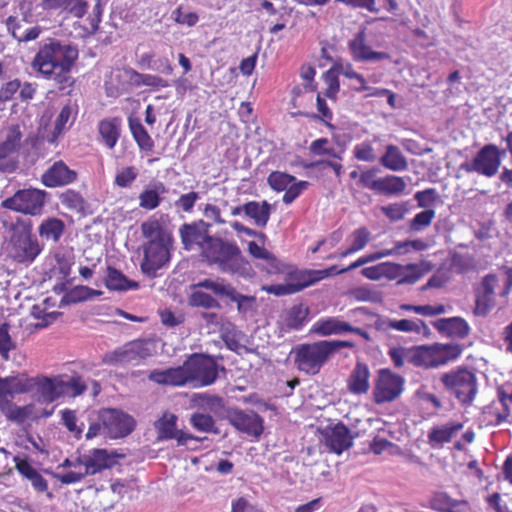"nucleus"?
Returning <instances> with one entry per match:
<instances>
[{"instance_id": "obj_1", "label": "nucleus", "mask_w": 512, "mask_h": 512, "mask_svg": "<svg viewBox=\"0 0 512 512\" xmlns=\"http://www.w3.org/2000/svg\"><path fill=\"white\" fill-rule=\"evenodd\" d=\"M78 57L76 46L50 37L39 43L32 67L43 78L52 81L59 91H64L73 88L75 84L72 69Z\"/></svg>"}, {"instance_id": "obj_2", "label": "nucleus", "mask_w": 512, "mask_h": 512, "mask_svg": "<svg viewBox=\"0 0 512 512\" xmlns=\"http://www.w3.org/2000/svg\"><path fill=\"white\" fill-rule=\"evenodd\" d=\"M200 257L208 265L216 266L223 273L247 277L253 271L239 246L233 241L220 237L213 236Z\"/></svg>"}, {"instance_id": "obj_3", "label": "nucleus", "mask_w": 512, "mask_h": 512, "mask_svg": "<svg viewBox=\"0 0 512 512\" xmlns=\"http://www.w3.org/2000/svg\"><path fill=\"white\" fill-rule=\"evenodd\" d=\"M355 344L347 340H320L303 343L293 350L296 368L307 375L318 374L330 357L342 348H354Z\"/></svg>"}, {"instance_id": "obj_4", "label": "nucleus", "mask_w": 512, "mask_h": 512, "mask_svg": "<svg viewBox=\"0 0 512 512\" xmlns=\"http://www.w3.org/2000/svg\"><path fill=\"white\" fill-rule=\"evenodd\" d=\"M187 383L196 382L199 386H209L218 378V365L212 356L191 354L184 361Z\"/></svg>"}, {"instance_id": "obj_5", "label": "nucleus", "mask_w": 512, "mask_h": 512, "mask_svg": "<svg viewBox=\"0 0 512 512\" xmlns=\"http://www.w3.org/2000/svg\"><path fill=\"white\" fill-rule=\"evenodd\" d=\"M404 378L389 368L377 371L373 385V401L380 405L396 400L404 391Z\"/></svg>"}, {"instance_id": "obj_6", "label": "nucleus", "mask_w": 512, "mask_h": 512, "mask_svg": "<svg viewBox=\"0 0 512 512\" xmlns=\"http://www.w3.org/2000/svg\"><path fill=\"white\" fill-rule=\"evenodd\" d=\"M46 194V191L36 188L20 189L3 200L1 206L25 215L37 216L43 211Z\"/></svg>"}, {"instance_id": "obj_7", "label": "nucleus", "mask_w": 512, "mask_h": 512, "mask_svg": "<svg viewBox=\"0 0 512 512\" xmlns=\"http://www.w3.org/2000/svg\"><path fill=\"white\" fill-rule=\"evenodd\" d=\"M41 247L31 228L27 226L13 229L10 238V255L19 263H31L40 254Z\"/></svg>"}, {"instance_id": "obj_8", "label": "nucleus", "mask_w": 512, "mask_h": 512, "mask_svg": "<svg viewBox=\"0 0 512 512\" xmlns=\"http://www.w3.org/2000/svg\"><path fill=\"white\" fill-rule=\"evenodd\" d=\"M152 355L149 344L145 340H134L117 349L107 352L102 357V362L107 365L139 364Z\"/></svg>"}, {"instance_id": "obj_9", "label": "nucleus", "mask_w": 512, "mask_h": 512, "mask_svg": "<svg viewBox=\"0 0 512 512\" xmlns=\"http://www.w3.org/2000/svg\"><path fill=\"white\" fill-rule=\"evenodd\" d=\"M499 167L500 149L495 144L484 145L472 161H468V155H466V160L460 164V169L467 172H477L486 177L496 175Z\"/></svg>"}, {"instance_id": "obj_10", "label": "nucleus", "mask_w": 512, "mask_h": 512, "mask_svg": "<svg viewBox=\"0 0 512 512\" xmlns=\"http://www.w3.org/2000/svg\"><path fill=\"white\" fill-rule=\"evenodd\" d=\"M179 236L185 251H197L200 256L213 238L210 234V224L204 220L182 224L179 228Z\"/></svg>"}, {"instance_id": "obj_11", "label": "nucleus", "mask_w": 512, "mask_h": 512, "mask_svg": "<svg viewBox=\"0 0 512 512\" xmlns=\"http://www.w3.org/2000/svg\"><path fill=\"white\" fill-rule=\"evenodd\" d=\"M99 420L102 422L105 436L111 439L124 438L135 428V420L132 416L114 408L101 410Z\"/></svg>"}, {"instance_id": "obj_12", "label": "nucleus", "mask_w": 512, "mask_h": 512, "mask_svg": "<svg viewBox=\"0 0 512 512\" xmlns=\"http://www.w3.org/2000/svg\"><path fill=\"white\" fill-rule=\"evenodd\" d=\"M172 240L152 239L144 247L141 270L148 276H155L170 259L169 244Z\"/></svg>"}, {"instance_id": "obj_13", "label": "nucleus", "mask_w": 512, "mask_h": 512, "mask_svg": "<svg viewBox=\"0 0 512 512\" xmlns=\"http://www.w3.org/2000/svg\"><path fill=\"white\" fill-rule=\"evenodd\" d=\"M448 361V344L435 343L412 348L411 363L416 367L433 368Z\"/></svg>"}, {"instance_id": "obj_14", "label": "nucleus", "mask_w": 512, "mask_h": 512, "mask_svg": "<svg viewBox=\"0 0 512 512\" xmlns=\"http://www.w3.org/2000/svg\"><path fill=\"white\" fill-rule=\"evenodd\" d=\"M477 393L475 374L467 368H459L456 372L450 373V394L463 404H469Z\"/></svg>"}, {"instance_id": "obj_15", "label": "nucleus", "mask_w": 512, "mask_h": 512, "mask_svg": "<svg viewBox=\"0 0 512 512\" xmlns=\"http://www.w3.org/2000/svg\"><path fill=\"white\" fill-rule=\"evenodd\" d=\"M32 392L37 401L50 404L61 398L63 388L62 375L45 376L38 374L32 377Z\"/></svg>"}, {"instance_id": "obj_16", "label": "nucleus", "mask_w": 512, "mask_h": 512, "mask_svg": "<svg viewBox=\"0 0 512 512\" xmlns=\"http://www.w3.org/2000/svg\"><path fill=\"white\" fill-rule=\"evenodd\" d=\"M123 457L116 451L109 452L107 449L95 448L88 455L78 457L77 462L82 463L85 474L95 475L105 469H110L117 464V458Z\"/></svg>"}, {"instance_id": "obj_17", "label": "nucleus", "mask_w": 512, "mask_h": 512, "mask_svg": "<svg viewBox=\"0 0 512 512\" xmlns=\"http://www.w3.org/2000/svg\"><path fill=\"white\" fill-rule=\"evenodd\" d=\"M228 422L238 431L258 438L263 433V419L257 413L240 409L227 411Z\"/></svg>"}, {"instance_id": "obj_18", "label": "nucleus", "mask_w": 512, "mask_h": 512, "mask_svg": "<svg viewBox=\"0 0 512 512\" xmlns=\"http://www.w3.org/2000/svg\"><path fill=\"white\" fill-rule=\"evenodd\" d=\"M196 287H201L206 290L212 291L215 295L226 297L230 301L237 303V309L239 312L245 311V303H253L255 298L252 296L243 295L229 283H226L223 279H204L196 283Z\"/></svg>"}, {"instance_id": "obj_19", "label": "nucleus", "mask_w": 512, "mask_h": 512, "mask_svg": "<svg viewBox=\"0 0 512 512\" xmlns=\"http://www.w3.org/2000/svg\"><path fill=\"white\" fill-rule=\"evenodd\" d=\"M177 416L172 413H164L161 418H159L154 426L157 431V439L158 440H176L178 446H184L187 444L188 440H197L201 439L195 437L190 433H186L182 430L177 429Z\"/></svg>"}, {"instance_id": "obj_20", "label": "nucleus", "mask_w": 512, "mask_h": 512, "mask_svg": "<svg viewBox=\"0 0 512 512\" xmlns=\"http://www.w3.org/2000/svg\"><path fill=\"white\" fill-rule=\"evenodd\" d=\"M348 48L353 60L356 62H377L390 58L387 52L374 51L372 47L367 44L364 29L359 31L353 39L349 41Z\"/></svg>"}, {"instance_id": "obj_21", "label": "nucleus", "mask_w": 512, "mask_h": 512, "mask_svg": "<svg viewBox=\"0 0 512 512\" xmlns=\"http://www.w3.org/2000/svg\"><path fill=\"white\" fill-rule=\"evenodd\" d=\"M325 445L329 451L340 455L353 445V436L350 429L342 422L332 427H327L324 432Z\"/></svg>"}, {"instance_id": "obj_22", "label": "nucleus", "mask_w": 512, "mask_h": 512, "mask_svg": "<svg viewBox=\"0 0 512 512\" xmlns=\"http://www.w3.org/2000/svg\"><path fill=\"white\" fill-rule=\"evenodd\" d=\"M77 172L70 169L64 161L54 162L41 176L42 183L48 188L69 185L77 179Z\"/></svg>"}, {"instance_id": "obj_23", "label": "nucleus", "mask_w": 512, "mask_h": 512, "mask_svg": "<svg viewBox=\"0 0 512 512\" xmlns=\"http://www.w3.org/2000/svg\"><path fill=\"white\" fill-rule=\"evenodd\" d=\"M32 381L27 373L0 378V400H12L15 395L31 393Z\"/></svg>"}, {"instance_id": "obj_24", "label": "nucleus", "mask_w": 512, "mask_h": 512, "mask_svg": "<svg viewBox=\"0 0 512 512\" xmlns=\"http://www.w3.org/2000/svg\"><path fill=\"white\" fill-rule=\"evenodd\" d=\"M97 130L99 142L107 149L112 150L121 137L122 119L117 116L106 117L98 122Z\"/></svg>"}, {"instance_id": "obj_25", "label": "nucleus", "mask_w": 512, "mask_h": 512, "mask_svg": "<svg viewBox=\"0 0 512 512\" xmlns=\"http://www.w3.org/2000/svg\"><path fill=\"white\" fill-rule=\"evenodd\" d=\"M184 363L164 370L154 369L148 374V380L162 386L181 387L187 384Z\"/></svg>"}, {"instance_id": "obj_26", "label": "nucleus", "mask_w": 512, "mask_h": 512, "mask_svg": "<svg viewBox=\"0 0 512 512\" xmlns=\"http://www.w3.org/2000/svg\"><path fill=\"white\" fill-rule=\"evenodd\" d=\"M310 309L304 303L291 306L281 315L282 330L285 332L301 330L307 322Z\"/></svg>"}, {"instance_id": "obj_27", "label": "nucleus", "mask_w": 512, "mask_h": 512, "mask_svg": "<svg viewBox=\"0 0 512 512\" xmlns=\"http://www.w3.org/2000/svg\"><path fill=\"white\" fill-rule=\"evenodd\" d=\"M370 370L367 364L357 362L347 379L348 390L355 395L366 394L370 388Z\"/></svg>"}, {"instance_id": "obj_28", "label": "nucleus", "mask_w": 512, "mask_h": 512, "mask_svg": "<svg viewBox=\"0 0 512 512\" xmlns=\"http://www.w3.org/2000/svg\"><path fill=\"white\" fill-rule=\"evenodd\" d=\"M15 469L25 479L29 480L35 491L44 493L48 490V481L35 469L27 459L14 456Z\"/></svg>"}, {"instance_id": "obj_29", "label": "nucleus", "mask_w": 512, "mask_h": 512, "mask_svg": "<svg viewBox=\"0 0 512 512\" xmlns=\"http://www.w3.org/2000/svg\"><path fill=\"white\" fill-rule=\"evenodd\" d=\"M349 323L340 320L338 317H324L317 320L311 327L310 333L322 337L340 335L349 330Z\"/></svg>"}, {"instance_id": "obj_30", "label": "nucleus", "mask_w": 512, "mask_h": 512, "mask_svg": "<svg viewBox=\"0 0 512 512\" xmlns=\"http://www.w3.org/2000/svg\"><path fill=\"white\" fill-rule=\"evenodd\" d=\"M0 411L7 420L22 424L33 414L34 405L30 403L18 406L13 400H0Z\"/></svg>"}, {"instance_id": "obj_31", "label": "nucleus", "mask_w": 512, "mask_h": 512, "mask_svg": "<svg viewBox=\"0 0 512 512\" xmlns=\"http://www.w3.org/2000/svg\"><path fill=\"white\" fill-rule=\"evenodd\" d=\"M22 132L18 124L8 126L4 130V139L0 141V160L15 153L21 144Z\"/></svg>"}, {"instance_id": "obj_32", "label": "nucleus", "mask_w": 512, "mask_h": 512, "mask_svg": "<svg viewBox=\"0 0 512 512\" xmlns=\"http://www.w3.org/2000/svg\"><path fill=\"white\" fill-rule=\"evenodd\" d=\"M371 239V233L368 228L362 226L355 229L351 235L349 236L350 245L343 251L338 252L337 254L330 256L329 258H345L350 256L358 251L364 249Z\"/></svg>"}, {"instance_id": "obj_33", "label": "nucleus", "mask_w": 512, "mask_h": 512, "mask_svg": "<svg viewBox=\"0 0 512 512\" xmlns=\"http://www.w3.org/2000/svg\"><path fill=\"white\" fill-rule=\"evenodd\" d=\"M105 286L112 291L137 290L139 283L129 280L120 270L108 266L105 278Z\"/></svg>"}, {"instance_id": "obj_34", "label": "nucleus", "mask_w": 512, "mask_h": 512, "mask_svg": "<svg viewBox=\"0 0 512 512\" xmlns=\"http://www.w3.org/2000/svg\"><path fill=\"white\" fill-rule=\"evenodd\" d=\"M244 214L252 219L258 227L264 228L270 219L271 205L265 200L261 203L249 201L244 204Z\"/></svg>"}, {"instance_id": "obj_35", "label": "nucleus", "mask_w": 512, "mask_h": 512, "mask_svg": "<svg viewBox=\"0 0 512 512\" xmlns=\"http://www.w3.org/2000/svg\"><path fill=\"white\" fill-rule=\"evenodd\" d=\"M44 9L68 11L74 17L82 18L86 13L87 2L85 0H43Z\"/></svg>"}, {"instance_id": "obj_36", "label": "nucleus", "mask_w": 512, "mask_h": 512, "mask_svg": "<svg viewBox=\"0 0 512 512\" xmlns=\"http://www.w3.org/2000/svg\"><path fill=\"white\" fill-rule=\"evenodd\" d=\"M167 193V188L162 182L154 184L153 188H145L139 194V206L145 210H154L162 202V194Z\"/></svg>"}, {"instance_id": "obj_37", "label": "nucleus", "mask_w": 512, "mask_h": 512, "mask_svg": "<svg viewBox=\"0 0 512 512\" xmlns=\"http://www.w3.org/2000/svg\"><path fill=\"white\" fill-rule=\"evenodd\" d=\"M317 274V272H314V269L294 270L287 274L286 281L295 294L317 283Z\"/></svg>"}, {"instance_id": "obj_38", "label": "nucleus", "mask_w": 512, "mask_h": 512, "mask_svg": "<svg viewBox=\"0 0 512 512\" xmlns=\"http://www.w3.org/2000/svg\"><path fill=\"white\" fill-rule=\"evenodd\" d=\"M61 204L72 212L81 215H86L89 210V205L84 199L82 194L74 189H67L59 196Z\"/></svg>"}, {"instance_id": "obj_39", "label": "nucleus", "mask_w": 512, "mask_h": 512, "mask_svg": "<svg viewBox=\"0 0 512 512\" xmlns=\"http://www.w3.org/2000/svg\"><path fill=\"white\" fill-rule=\"evenodd\" d=\"M141 232L148 241L152 239L172 240V236L166 231L162 219L151 216L141 224Z\"/></svg>"}, {"instance_id": "obj_40", "label": "nucleus", "mask_w": 512, "mask_h": 512, "mask_svg": "<svg viewBox=\"0 0 512 512\" xmlns=\"http://www.w3.org/2000/svg\"><path fill=\"white\" fill-rule=\"evenodd\" d=\"M381 164L392 171H403L407 168V160L395 145H388L380 159Z\"/></svg>"}, {"instance_id": "obj_41", "label": "nucleus", "mask_w": 512, "mask_h": 512, "mask_svg": "<svg viewBox=\"0 0 512 512\" xmlns=\"http://www.w3.org/2000/svg\"><path fill=\"white\" fill-rule=\"evenodd\" d=\"M407 187L404 178L396 175H387L378 178V186L376 193L382 195H399L402 194Z\"/></svg>"}, {"instance_id": "obj_42", "label": "nucleus", "mask_w": 512, "mask_h": 512, "mask_svg": "<svg viewBox=\"0 0 512 512\" xmlns=\"http://www.w3.org/2000/svg\"><path fill=\"white\" fill-rule=\"evenodd\" d=\"M129 128L133 139L141 151L151 152L154 148V140L146 128L138 120H129Z\"/></svg>"}, {"instance_id": "obj_43", "label": "nucleus", "mask_w": 512, "mask_h": 512, "mask_svg": "<svg viewBox=\"0 0 512 512\" xmlns=\"http://www.w3.org/2000/svg\"><path fill=\"white\" fill-rule=\"evenodd\" d=\"M498 281V277L495 274H487L481 281V285L476 289V309L480 306H488L494 295V286Z\"/></svg>"}, {"instance_id": "obj_44", "label": "nucleus", "mask_w": 512, "mask_h": 512, "mask_svg": "<svg viewBox=\"0 0 512 512\" xmlns=\"http://www.w3.org/2000/svg\"><path fill=\"white\" fill-rule=\"evenodd\" d=\"M65 230L64 222L55 217L44 220L39 226V234L42 238L58 242Z\"/></svg>"}, {"instance_id": "obj_45", "label": "nucleus", "mask_w": 512, "mask_h": 512, "mask_svg": "<svg viewBox=\"0 0 512 512\" xmlns=\"http://www.w3.org/2000/svg\"><path fill=\"white\" fill-rule=\"evenodd\" d=\"M387 328L401 332L421 334L427 332L428 326L420 319L388 320Z\"/></svg>"}, {"instance_id": "obj_46", "label": "nucleus", "mask_w": 512, "mask_h": 512, "mask_svg": "<svg viewBox=\"0 0 512 512\" xmlns=\"http://www.w3.org/2000/svg\"><path fill=\"white\" fill-rule=\"evenodd\" d=\"M131 77L130 79L134 81L136 86H148L153 89L167 88L169 87V82L154 74H143L139 73L136 70H130Z\"/></svg>"}, {"instance_id": "obj_47", "label": "nucleus", "mask_w": 512, "mask_h": 512, "mask_svg": "<svg viewBox=\"0 0 512 512\" xmlns=\"http://www.w3.org/2000/svg\"><path fill=\"white\" fill-rule=\"evenodd\" d=\"M78 114V106L76 104L72 105L70 103L65 104L54 123V130L53 135L58 136L62 134V132L65 130L67 123L73 119L75 120L76 116Z\"/></svg>"}, {"instance_id": "obj_48", "label": "nucleus", "mask_w": 512, "mask_h": 512, "mask_svg": "<svg viewBox=\"0 0 512 512\" xmlns=\"http://www.w3.org/2000/svg\"><path fill=\"white\" fill-rule=\"evenodd\" d=\"M195 290L189 296V304L193 307H202L205 309H218L220 308L219 301L210 294L197 290L199 287L194 285Z\"/></svg>"}, {"instance_id": "obj_49", "label": "nucleus", "mask_w": 512, "mask_h": 512, "mask_svg": "<svg viewBox=\"0 0 512 512\" xmlns=\"http://www.w3.org/2000/svg\"><path fill=\"white\" fill-rule=\"evenodd\" d=\"M190 424L192 427L200 432L204 433H218L215 427V420L209 414L195 412L190 417Z\"/></svg>"}, {"instance_id": "obj_50", "label": "nucleus", "mask_w": 512, "mask_h": 512, "mask_svg": "<svg viewBox=\"0 0 512 512\" xmlns=\"http://www.w3.org/2000/svg\"><path fill=\"white\" fill-rule=\"evenodd\" d=\"M63 388L61 390V397L70 396L77 397L82 395L87 390V385L79 375L72 376L69 380H64L62 376Z\"/></svg>"}, {"instance_id": "obj_51", "label": "nucleus", "mask_w": 512, "mask_h": 512, "mask_svg": "<svg viewBox=\"0 0 512 512\" xmlns=\"http://www.w3.org/2000/svg\"><path fill=\"white\" fill-rule=\"evenodd\" d=\"M296 181L293 175L281 171H272L267 178V183L276 192L285 191L286 188Z\"/></svg>"}, {"instance_id": "obj_52", "label": "nucleus", "mask_w": 512, "mask_h": 512, "mask_svg": "<svg viewBox=\"0 0 512 512\" xmlns=\"http://www.w3.org/2000/svg\"><path fill=\"white\" fill-rule=\"evenodd\" d=\"M450 270L457 273L465 274L475 270V261L473 257L468 254L462 255L454 253L450 258Z\"/></svg>"}, {"instance_id": "obj_53", "label": "nucleus", "mask_w": 512, "mask_h": 512, "mask_svg": "<svg viewBox=\"0 0 512 512\" xmlns=\"http://www.w3.org/2000/svg\"><path fill=\"white\" fill-rule=\"evenodd\" d=\"M435 217L433 209H425L417 213L412 220H410L408 227L411 232H419L427 228Z\"/></svg>"}, {"instance_id": "obj_54", "label": "nucleus", "mask_w": 512, "mask_h": 512, "mask_svg": "<svg viewBox=\"0 0 512 512\" xmlns=\"http://www.w3.org/2000/svg\"><path fill=\"white\" fill-rule=\"evenodd\" d=\"M316 105H317L318 114H312V115H308V116L312 119L320 120L329 128H334V126L331 124V122L333 120V112L328 107L325 98H323L320 93L317 94Z\"/></svg>"}, {"instance_id": "obj_55", "label": "nucleus", "mask_w": 512, "mask_h": 512, "mask_svg": "<svg viewBox=\"0 0 512 512\" xmlns=\"http://www.w3.org/2000/svg\"><path fill=\"white\" fill-rule=\"evenodd\" d=\"M400 309L403 311L414 312L416 314H420L423 316H436L443 314L445 312V306L440 305H412V304H402L400 305Z\"/></svg>"}, {"instance_id": "obj_56", "label": "nucleus", "mask_w": 512, "mask_h": 512, "mask_svg": "<svg viewBox=\"0 0 512 512\" xmlns=\"http://www.w3.org/2000/svg\"><path fill=\"white\" fill-rule=\"evenodd\" d=\"M471 327L462 317H450V338L463 340L469 336Z\"/></svg>"}, {"instance_id": "obj_57", "label": "nucleus", "mask_w": 512, "mask_h": 512, "mask_svg": "<svg viewBox=\"0 0 512 512\" xmlns=\"http://www.w3.org/2000/svg\"><path fill=\"white\" fill-rule=\"evenodd\" d=\"M402 268H404V269H403V271H401V276L399 278L398 285L415 284L424 275L423 271L420 269L418 264L411 263V264L403 265Z\"/></svg>"}, {"instance_id": "obj_58", "label": "nucleus", "mask_w": 512, "mask_h": 512, "mask_svg": "<svg viewBox=\"0 0 512 512\" xmlns=\"http://www.w3.org/2000/svg\"><path fill=\"white\" fill-rule=\"evenodd\" d=\"M9 324L0 325V356L7 360L9 353L16 348L14 341L9 334Z\"/></svg>"}, {"instance_id": "obj_59", "label": "nucleus", "mask_w": 512, "mask_h": 512, "mask_svg": "<svg viewBox=\"0 0 512 512\" xmlns=\"http://www.w3.org/2000/svg\"><path fill=\"white\" fill-rule=\"evenodd\" d=\"M171 18L175 23L188 27H194L199 21V16L196 12H186L182 6H178L172 11Z\"/></svg>"}, {"instance_id": "obj_60", "label": "nucleus", "mask_w": 512, "mask_h": 512, "mask_svg": "<svg viewBox=\"0 0 512 512\" xmlns=\"http://www.w3.org/2000/svg\"><path fill=\"white\" fill-rule=\"evenodd\" d=\"M381 212L392 222L402 220L408 212L406 203H391L380 208Z\"/></svg>"}, {"instance_id": "obj_61", "label": "nucleus", "mask_w": 512, "mask_h": 512, "mask_svg": "<svg viewBox=\"0 0 512 512\" xmlns=\"http://www.w3.org/2000/svg\"><path fill=\"white\" fill-rule=\"evenodd\" d=\"M412 348L392 347L388 350V355L396 368H402L405 360L411 363Z\"/></svg>"}, {"instance_id": "obj_62", "label": "nucleus", "mask_w": 512, "mask_h": 512, "mask_svg": "<svg viewBox=\"0 0 512 512\" xmlns=\"http://www.w3.org/2000/svg\"><path fill=\"white\" fill-rule=\"evenodd\" d=\"M309 186L307 181H294L285 190L282 201L289 205Z\"/></svg>"}, {"instance_id": "obj_63", "label": "nucleus", "mask_w": 512, "mask_h": 512, "mask_svg": "<svg viewBox=\"0 0 512 512\" xmlns=\"http://www.w3.org/2000/svg\"><path fill=\"white\" fill-rule=\"evenodd\" d=\"M429 444L432 448H440L448 442V425L433 428L429 435Z\"/></svg>"}, {"instance_id": "obj_64", "label": "nucleus", "mask_w": 512, "mask_h": 512, "mask_svg": "<svg viewBox=\"0 0 512 512\" xmlns=\"http://www.w3.org/2000/svg\"><path fill=\"white\" fill-rule=\"evenodd\" d=\"M137 178V172L134 167L129 166L123 168L121 171H119L116 176L114 183L121 188H127L132 185V183Z\"/></svg>"}]
</instances>
